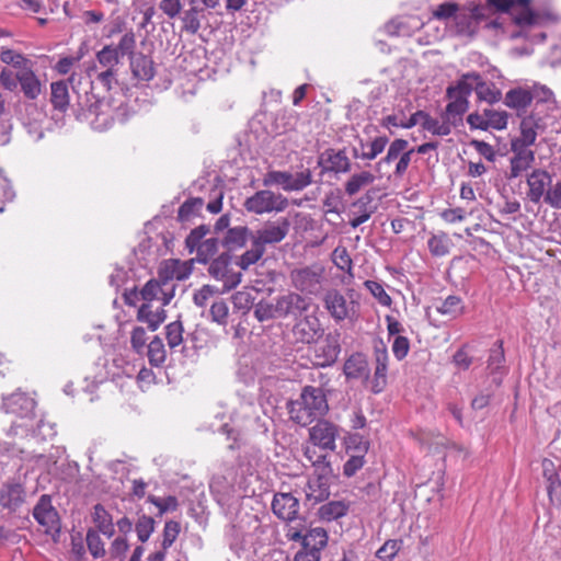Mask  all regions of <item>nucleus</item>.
Here are the masks:
<instances>
[{
	"instance_id": "nucleus-21",
	"label": "nucleus",
	"mask_w": 561,
	"mask_h": 561,
	"mask_svg": "<svg viewBox=\"0 0 561 561\" xmlns=\"http://www.w3.org/2000/svg\"><path fill=\"white\" fill-rule=\"evenodd\" d=\"M513 157L510 160L508 179H516L526 172L535 161V152L528 148H519L518 142H512Z\"/></svg>"
},
{
	"instance_id": "nucleus-54",
	"label": "nucleus",
	"mask_w": 561,
	"mask_h": 561,
	"mask_svg": "<svg viewBox=\"0 0 561 561\" xmlns=\"http://www.w3.org/2000/svg\"><path fill=\"white\" fill-rule=\"evenodd\" d=\"M156 522L153 517L142 515L136 523V533L139 541L146 542L154 531Z\"/></svg>"
},
{
	"instance_id": "nucleus-41",
	"label": "nucleus",
	"mask_w": 561,
	"mask_h": 561,
	"mask_svg": "<svg viewBox=\"0 0 561 561\" xmlns=\"http://www.w3.org/2000/svg\"><path fill=\"white\" fill-rule=\"evenodd\" d=\"M436 309L440 314L447 316L449 319H456L463 314L465 305L460 297L450 295Z\"/></svg>"
},
{
	"instance_id": "nucleus-49",
	"label": "nucleus",
	"mask_w": 561,
	"mask_h": 561,
	"mask_svg": "<svg viewBox=\"0 0 561 561\" xmlns=\"http://www.w3.org/2000/svg\"><path fill=\"white\" fill-rule=\"evenodd\" d=\"M403 547L402 539H388L385 543L377 550L376 556L381 561H391Z\"/></svg>"
},
{
	"instance_id": "nucleus-31",
	"label": "nucleus",
	"mask_w": 561,
	"mask_h": 561,
	"mask_svg": "<svg viewBox=\"0 0 561 561\" xmlns=\"http://www.w3.org/2000/svg\"><path fill=\"white\" fill-rule=\"evenodd\" d=\"M130 68L135 78L149 81L154 77V65L150 57L138 53L130 57Z\"/></svg>"
},
{
	"instance_id": "nucleus-39",
	"label": "nucleus",
	"mask_w": 561,
	"mask_h": 561,
	"mask_svg": "<svg viewBox=\"0 0 561 561\" xmlns=\"http://www.w3.org/2000/svg\"><path fill=\"white\" fill-rule=\"evenodd\" d=\"M427 247L433 256L440 257L449 253L451 240L444 231L433 233L427 241Z\"/></svg>"
},
{
	"instance_id": "nucleus-8",
	"label": "nucleus",
	"mask_w": 561,
	"mask_h": 561,
	"mask_svg": "<svg viewBox=\"0 0 561 561\" xmlns=\"http://www.w3.org/2000/svg\"><path fill=\"white\" fill-rule=\"evenodd\" d=\"M472 92V87L466 83V79H459L456 84L449 85L446 89V96L449 103L446 105L444 118L456 125L461 121L462 115L469 108V96Z\"/></svg>"
},
{
	"instance_id": "nucleus-13",
	"label": "nucleus",
	"mask_w": 561,
	"mask_h": 561,
	"mask_svg": "<svg viewBox=\"0 0 561 561\" xmlns=\"http://www.w3.org/2000/svg\"><path fill=\"white\" fill-rule=\"evenodd\" d=\"M311 172L305 170L295 175L286 171H270L263 179L265 186L279 185L284 191H301L311 184Z\"/></svg>"
},
{
	"instance_id": "nucleus-56",
	"label": "nucleus",
	"mask_w": 561,
	"mask_h": 561,
	"mask_svg": "<svg viewBox=\"0 0 561 561\" xmlns=\"http://www.w3.org/2000/svg\"><path fill=\"white\" fill-rule=\"evenodd\" d=\"M364 286L369 290V293L378 300V302L383 307H390L392 305V299L389 294L385 290L382 284L375 280H366Z\"/></svg>"
},
{
	"instance_id": "nucleus-42",
	"label": "nucleus",
	"mask_w": 561,
	"mask_h": 561,
	"mask_svg": "<svg viewBox=\"0 0 561 561\" xmlns=\"http://www.w3.org/2000/svg\"><path fill=\"white\" fill-rule=\"evenodd\" d=\"M0 60L16 69L18 71L26 68L32 64V61L26 58L23 54L19 53L18 50L7 48L4 46H1L0 49Z\"/></svg>"
},
{
	"instance_id": "nucleus-36",
	"label": "nucleus",
	"mask_w": 561,
	"mask_h": 561,
	"mask_svg": "<svg viewBox=\"0 0 561 561\" xmlns=\"http://www.w3.org/2000/svg\"><path fill=\"white\" fill-rule=\"evenodd\" d=\"M348 510L345 501H330L319 507L318 515L324 522H332L345 516Z\"/></svg>"
},
{
	"instance_id": "nucleus-10",
	"label": "nucleus",
	"mask_w": 561,
	"mask_h": 561,
	"mask_svg": "<svg viewBox=\"0 0 561 561\" xmlns=\"http://www.w3.org/2000/svg\"><path fill=\"white\" fill-rule=\"evenodd\" d=\"M289 229L290 222L287 218L276 221L268 220L252 233L251 241L265 251L267 245L280 243L287 237Z\"/></svg>"
},
{
	"instance_id": "nucleus-23",
	"label": "nucleus",
	"mask_w": 561,
	"mask_h": 561,
	"mask_svg": "<svg viewBox=\"0 0 561 561\" xmlns=\"http://www.w3.org/2000/svg\"><path fill=\"white\" fill-rule=\"evenodd\" d=\"M163 284L160 279H150L148 280L142 289L140 290L141 299L145 302L154 304V301L159 302L158 306H167L170 304L173 298V289L170 291H165Z\"/></svg>"
},
{
	"instance_id": "nucleus-55",
	"label": "nucleus",
	"mask_w": 561,
	"mask_h": 561,
	"mask_svg": "<svg viewBox=\"0 0 561 561\" xmlns=\"http://www.w3.org/2000/svg\"><path fill=\"white\" fill-rule=\"evenodd\" d=\"M460 7L456 2H443L438 4L432 12V16L438 21L455 20Z\"/></svg>"
},
{
	"instance_id": "nucleus-48",
	"label": "nucleus",
	"mask_w": 561,
	"mask_h": 561,
	"mask_svg": "<svg viewBox=\"0 0 561 561\" xmlns=\"http://www.w3.org/2000/svg\"><path fill=\"white\" fill-rule=\"evenodd\" d=\"M451 123H448L443 117V122L433 118L430 114H426L425 119L422 122L423 129L432 133L433 135L447 136L451 131Z\"/></svg>"
},
{
	"instance_id": "nucleus-24",
	"label": "nucleus",
	"mask_w": 561,
	"mask_h": 561,
	"mask_svg": "<svg viewBox=\"0 0 561 561\" xmlns=\"http://www.w3.org/2000/svg\"><path fill=\"white\" fill-rule=\"evenodd\" d=\"M388 359L389 355L385 346L375 348L376 367L370 381L374 393H380L387 385Z\"/></svg>"
},
{
	"instance_id": "nucleus-1",
	"label": "nucleus",
	"mask_w": 561,
	"mask_h": 561,
	"mask_svg": "<svg viewBox=\"0 0 561 561\" xmlns=\"http://www.w3.org/2000/svg\"><path fill=\"white\" fill-rule=\"evenodd\" d=\"M531 0H486L488 4L494 7L500 12H510L513 22L519 27L518 31L511 34V38L525 37L531 42H543L545 33H538L530 36L533 27L543 25L549 16L530 8Z\"/></svg>"
},
{
	"instance_id": "nucleus-12",
	"label": "nucleus",
	"mask_w": 561,
	"mask_h": 561,
	"mask_svg": "<svg viewBox=\"0 0 561 561\" xmlns=\"http://www.w3.org/2000/svg\"><path fill=\"white\" fill-rule=\"evenodd\" d=\"M485 19V8L482 5L460 8L454 20L456 35L473 37L478 33L479 24Z\"/></svg>"
},
{
	"instance_id": "nucleus-60",
	"label": "nucleus",
	"mask_w": 561,
	"mask_h": 561,
	"mask_svg": "<svg viewBox=\"0 0 561 561\" xmlns=\"http://www.w3.org/2000/svg\"><path fill=\"white\" fill-rule=\"evenodd\" d=\"M221 294L218 288L211 285H204L193 295V301L197 307H205L215 295Z\"/></svg>"
},
{
	"instance_id": "nucleus-50",
	"label": "nucleus",
	"mask_w": 561,
	"mask_h": 561,
	"mask_svg": "<svg viewBox=\"0 0 561 561\" xmlns=\"http://www.w3.org/2000/svg\"><path fill=\"white\" fill-rule=\"evenodd\" d=\"M147 501L158 508L159 516H162L168 512H175L179 508V501L174 495H169L167 497L149 495Z\"/></svg>"
},
{
	"instance_id": "nucleus-57",
	"label": "nucleus",
	"mask_w": 561,
	"mask_h": 561,
	"mask_svg": "<svg viewBox=\"0 0 561 561\" xmlns=\"http://www.w3.org/2000/svg\"><path fill=\"white\" fill-rule=\"evenodd\" d=\"M265 251L261 247L252 243V248L245 251L238 261V265L242 270H248L251 265L259 262L264 255Z\"/></svg>"
},
{
	"instance_id": "nucleus-25",
	"label": "nucleus",
	"mask_w": 561,
	"mask_h": 561,
	"mask_svg": "<svg viewBox=\"0 0 561 561\" xmlns=\"http://www.w3.org/2000/svg\"><path fill=\"white\" fill-rule=\"evenodd\" d=\"M165 306H154L144 302L137 311V320L147 324L150 331H156L167 318Z\"/></svg>"
},
{
	"instance_id": "nucleus-35",
	"label": "nucleus",
	"mask_w": 561,
	"mask_h": 561,
	"mask_svg": "<svg viewBox=\"0 0 561 561\" xmlns=\"http://www.w3.org/2000/svg\"><path fill=\"white\" fill-rule=\"evenodd\" d=\"M50 103L54 110L60 113L68 110L70 95L66 81H56L50 84Z\"/></svg>"
},
{
	"instance_id": "nucleus-61",
	"label": "nucleus",
	"mask_w": 561,
	"mask_h": 561,
	"mask_svg": "<svg viewBox=\"0 0 561 561\" xmlns=\"http://www.w3.org/2000/svg\"><path fill=\"white\" fill-rule=\"evenodd\" d=\"M229 270L228 257L220 255L219 257L213 260L208 267V273L211 277L219 280L226 276V273H228Z\"/></svg>"
},
{
	"instance_id": "nucleus-18",
	"label": "nucleus",
	"mask_w": 561,
	"mask_h": 561,
	"mask_svg": "<svg viewBox=\"0 0 561 561\" xmlns=\"http://www.w3.org/2000/svg\"><path fill=\"white\" fill-rule=\"evenodd\" d=\"M461 79H466V83L472 87V91L476 92L479 101L494 104L502 98V93L495 84L484 81L478 72L463 73Z\"/></svg>"
},
{
	"instance_id": "nucleus-38",
	"label": "nucleus",
	"mask_w": 561,
	"mask_h": 561,
	"mask_svg": "<svg viewBox=\"0 0 561 561\" xmlns=\"http://www.w3.org/2000/svg\"><path fill=\"white\" fill-rule=\"evenodd\" d=\"M538 123L533 116L523 118L520 123V137L514 142H518L519 148H528L534 145L537 138Z\"/></svg>"
},
{
	"instance_id": "nucleus-7",
	"label": "nucleus",
	"mask_w": 561,
	"mask_h": 561,
	"mask_svg": "<svg viewBox=\"0 0 561 561\" xmlns=\"http://www.w3.org/2000/svg\"><path fill=\"white\" fill-rule=\"evenodd\" d=\"M322 301L324 309L336 323L346 320L353 322L358 318L359 304L354 299L346 298L336 288L328 289Z\"/></svg>"
},
{
	"instance_id": "nucleus-9",
	"label": "nucleus",
	"mask_w": 561,
	"mask_h": 561,
	"mask_svg": "<svg viewBox=\"0 0 561 561\" xmlns=\"http://www.w3.org/2000/svg\"><path fill=\"white\" fill-rule=\"evenodd\" d=\"M288 205L286 196L270 190L257 191L243 203L245 210L255 215L282 213Z\"/></svg>"
},
{
	"instance_id": "nucleus-26",
	"label": "nucleus",
	"mask_w": 561,
	"mask_h": 561,
	"mask_svg": "<svg viewBox=\"0 0 561 561\" xmlns=\"http://www.w3.org/2000/svg\"><path fill=\"white\" fill-rule=\"evenodd\" d=\"M535 95L536 94H534L529 89L514 88L506 92L504 104L507 107L515 110L518 115H522L526 113L527 108L535 100Z\"/></svg>"
},
{
	"instance_id": "nucleus-27",
	"label": "nucleus",
	"mask_w": 561,
	"mask_h": 561,
	"mask_svg": "<svg viewBox=\"0 0 561 561\" xmlns=\"http://www.w3.org/2000/svg\"><path fill=\"white\" fill-rule=\"evenodd\" d=\"M16 79L25 98L35 100L42 93V83L32 69V64L16 71Z\"/></svg>"
},
{
	"instance_id": "nucleus-30",
	"label": "nucleus",
	"mask_w": 561,
	"mask_h": 561,
	"mask_svg": "<svg viewBox=\"0 0 561 561\" xmlns=\"http://www.w3.org/2000/svg\"><path fill=\"white\" fill-rule=\"evenodd\" d=\"M375 181L376 175L368 170L355 172L345 181L344 192L347 196H354L362 190L370 186Z\"/></svg>"
},
{
	"instance_id": "nucleus-59",
	"label": "nucleus",
	"mask_w": 561,
	"mask_h": 561,
	"mask_svg": "<svg viewBox=\"0 0 561 561\" xmlns=\"http://www.w3.org/2000/svg\"><path fill=\"white\" fill-rule=\"evenodd\" d=\"M210 317L214 322L226 325L228 322L229 307L224 299H219L213 302L210 306Z\"/></svg>"
},
{
	"instance_id": "nucleus-64",
	"label": "nucleus",
	"mask_w": 561,
	"mask_h": 561,
	"mask_svg": "<svg viewBox=\"0 0 561 561\" xmlns=\"http://www.w3.org/2000/svg\"><path fill=\"white\" fill-rule=\"evenodd\" d=\"M505 362V355L503 350V342L497 341L495 347L491 348L490 356L488 359V367L492 371H497Z\"/></svg>"
},
{
	"instance_id": "nucleus-6",
	"label": "nucleus",
	"mask_w": 561,
	"mask_h": 561,
	"mask_svg": "<svg viewBox=\"0 0 561 561\" xmlns=\"http://www.w3.org/2000/svg\"><path fill=\"white\" fill-rule=\"evenodd\" d=\"M289 280L300 295L318 296L325 282V267L318 262L297 266L289 272Z\"/></svg>"
},
{
	"instance_id": "nucleus-3",
	"label": "nucleus",
	"mask_w": 561,
	"mask_h": 561,
	"mask_svg": "<svg viewBox=\"0 0 561 561\" xmlns=\"http://www.w3.org/2000/svg\"><path fill=\"white\" fill-rule=\"evenodd\" d=\"M310 308V301L297 291H287L273 301L261 300L254 309L255 318L263 322L271 319L297 317Z\"/></svg>"
},
{
	"instance_id": "nucleus-5",
	"label": "nucleus",
	"mask_w": 561,
	"mask_h": 561,
	"mask_svg": "<svg viewBox=\"0 0 561 561\" xmlns=\"http://www.w3.org/2000/svg\"><path fill=\"white\" fill-rule=\"evenodd\" d=\"M340 426L329 420L320 419L308 431V440L304 446V456L308 449H313L318 456H328L336 449L340 437Z\"/></svg>"
},
{
	"instance_id": "nucleus-19",
	"label": "nucleus",
	"mask_w": 561,
	"mask_h": 561,
	"mask_svg": "<svg viewBox=\"0 0 561 561\" xmlns=\"http://www.w3.org/2000/svg\"><path fill=\"white\" fill-rule=\"evenodd\" d=\"M299 507V500L290 492H278L273 496L272 511L284 522H293L297 519Z\"/></svg>"
},
{
	"instance_id": "nucleus-11",
	"label": "nucleus",
	"mask_w": 561,
	"mask_h": 561,
	"mask_svg": "<svg viewBox=\"0 0 561 561\" xmlns=\"http://www.w3.org/2000/svg\"><path fill=\"white\" fill-rule=\"evenodd\" d=\"M341 333L335 330L325 334L324 339L316 342L312 350V364L319 367H327L334 364L341 353Z\"/></svg>"
},
{
	"instance_id": "nucleus-63",
	"label": "nucleus",
	"mask_w": 561,
	"mask_h": 561,
	"mask_svg": "<svg viewBox=\"0 0 561 561\" xmlns=\"http://www.w3.org/2000/svg\"><path fill=\"white\" fill-rule=\"evenodd\" d=\"M136 47V36L133 31L126 32L122 38L118 42V45L114 47V49H118V56L119 55H128L131 57L133 55H136L134 53Z\"/></svg>"
},
{
	"instance_id": "nucleus-45",
	"label": "nucleus",
	"mask_w": 561,
	"mask_h": 561,
	"mask_svg": "<svg viewBox=\"0 0 561 561\" xmlns=\"http://www.w3.org/2000/svg\"><path fill=\"white\" fill-rule=\"evenodd\" d=\"M96 61L104 69H117L119 65L118 49H114L113 45H105L96 53Z\"/></svg>"
},
{
	"instance_id": "nucleus-58",
	"label": "nucleus",
	"mask_w": 561,
	"mask_h": 561,
	"mask_svg": "<svg viewBox=\"0 0 561 561\" xmlns=\"http://www.w3.org/2000/svg\"><path fill=\"white\" fill-rule=\"evenodd\" d=\"M87 545L90 553L94 558H102L105 556L106 551L104 548V542L95 529H89L87 531Z\"/></svg>"
},
{
	"instance_id": "nucleus-16",
	"label": "nucleus",
	"mask_w": 561,
	"mask_h": 561,
	"mask_svg": "<svg viewBox=\"0 0 561 561\" xmlns=\"http://www.w3.org/2000/svg\"><path fill=\"white\" fill-rule=\"evenodd\" d=\"M375 188L368 190L364 195L351 204L350 215L352 218L348 224L352 228H357L368 221L376 213L377 206L373 204Z\"/></svg>"
},
{
	"instance_id": "nucleus-47",
	"label": "nucleus",
	"mask_w": 561,
	"mask_h": 561,
	"mask_svg": "<svg viewBox=\"0 0 561 561\" xmlns=\"http://www.w3.org/2000/svg\"><path fill=\"white\" fill-rule=\"evenodd\" d=\"M331 257L332 262L339 270L346 272L350 276H353V260L345 247H336L333 250Z\"/></svg>"
},
{
	"instance_id": "nucleus-17",
	"label": "nucleus",
	"mask_w": 561,
	"mask_h": 561,
	"mask_svg": "<svg viewBox=\"0 0 561 561\" xmlns=\"http://www.w3.org/2000/svg\"><path fill=\"white\" fill-rule=\"evenodd\" d=\"M33 516L36 522L44 528L46 534L57 533L60 527L57 511L51 505L50 497L43 495L35 505Z\"/></svg>"
},
{
	"instance_id": "nucleus-22",
	"label": "nucleus",
	"mask_w": 561,
	"mask_h": 561,
	"mask_svg": "<svg viewBox=\"0 0 561 561\" xmlns=\"http://www.w3.org/2000/svg\"><path fill=\"white\" fill-rule=\"evenodd\" d=\"M551 178L549 173L541 169H535L527 178L528 192L527 197L530 202L538 204L545 198L546 188L550 184Z\"/></svg>"
},
{
	"instance_id": "nucleus-62",
	"label": "nucleus",
	"mask_w": 561,
	"mask_h": 561,
	"mask_svg": "<svg viewBox=\"0 0 561 561\" xmlns=\"http://www.w3.org/2000/svg\"><path fill=\"white\" fill-rule=\"evenodd\" d=\"M209 232V228L205 225L198 226L193 229L185 240L186 248L190 253H193L198 245L203 242L202 239Z\"/></svg>"
},
{
	"instance_id": "nucleus-20",
	"label": "nucleus",
	"mask_w": 561,
	"mask_h": 561,
	"mask_svg": "<svg viewBox=\"0 0 561 561\" xmlns=\"http://www.w3.org/2000/svg\"><path fill=\"white\" fill-rule=\"evenodd\" d=\"M293 332L299 342L311 344L317 342L323 330L320 320L316 316H305L296 322Z\"/></svg>"
},
{
	"instance_id": "nucleus-51",
	"label": "nucleus",
	"mask_w": 561,
	"mask_h": 561,
	"mask_svg": "<svg viewBox=\"0 0 561 561\" xmlns=\"http://www.w3.org/2000/svg\"><path fill=\"white\" fill-rule=\"evenodd\" d=\"M184 328L181 321H173L165 327V337L171 350L183 343Z\"/></svg>"
},
{
	"instance_id": "nucleus-53",
	"label": "nucleus",
	"mask_w": 561,
	"mask_h": 561,
	"mask_svg": "<svg viewBox=\"0 0 561 561\" xmlns=\"http://www.w3.org/2000/svg\"><path fill=\"white\" fill-rule=\"evenodd\" d=\"M181 533V524L176 520H167L162 531L161 546L163 550H168L176 540Z\"/></svg>"
},
{
	"instance_id": "nucleus-29",
	"label": "nucleus",
	"mask_w": 561,
	"mask_h": 561,
	"mask_svg": "<svg viewBox=\"0 0 561 561\" xmlns=\"http://www.w3.org/2000/svg\"><path fill=\"white\" fill-rule=\"evenodd\" d=\"M344 374L347 378L365 379L369 377V365L362 353L352 354L344 363Z\"/></svg>"
},
{
	"instance_id": "nucleus-4",
	"label": "nucleus",
	"mask_w": 561,
	"mask_h": 561,
	"mask_svg": "<svg viewBox=\"0 0 561 561\" xmlns=\"http://www.w3.org/2000/svg\"><path fill=\"white\" fill-rule=\"evenodd\" d=\"M306 459L313 468V474L309 478L306 496L309 501L319 503L330 496V480L333 476V468L328 456H318L313 449L306 451Z\"/></svg>"
},
{
	"instance_id": "nucleus-28",
	"label": "nucleus",
	"mask_w": 561,
	"mask_h": 561,
	"mask_svg": "<svg viewBox=\"0 0 561 561\" xmlns=\"http://www.w3.org/2000/svg\"><path fill=\"white\" fill-rule=\"evenodd\" d=\"M323 157H325L324 170L339 173H348L352 169L351 159L347 157L345 149H328Z\"/></svg>"
},
{
	"instance_id": "nucleus-40",
	"label": "nucleus",
	"mask_w": 561,
	"mask_h": 561,
	"mask_svg": "<svg viewBox=\"0 0 561 561\" xmlns=\"http://www.w3.org/2000/svg\"><path fill=\"white\" fill-rule=\"evenodd\" d=\"M203 206L204 201L201 197L186 199L178 210V220L181 222L191 221L193 218L199 216Z\"/></svg>"
},
{
	"instance_id": "nucleus-15",
	"label": "nucleus",
	"mask_w": 561,
	"mask_h": 561,
	"mask_svg": "<svg viewBox=\"0 0 561 561\" xmlns=\"http://www.w3.org/2000/svg\"><path fill=\"white\" fill-rule=\"evenodd\" d=\"M194 267V259L181 261L179 259H168L161 262L158 268L159 279L163 284L171 280H184L190 277Z\"/></svg>"
},
{
	"instance_id": "nucleus-2",
	"label": "nucleus",
	"mask_w": 561,
	"mask_h": 561,
	"mask_svg": "<svg viewBox=\"0 0 561 561\" xmlns=\"http://www.w3.org/2000/svg\"><path fill=\"white\" fill-rule=\"evenodd\" d=\"M329 411V404L324 391L319 387L306 386L299 398L289 404L290 420L307 426L316 420H320Z\"/></svg>"
},
{
	"instance_id": "nucleus-32",
	"label": "nucleus",
	"mask_w": 561,
	"mask_h": 561,
	"mask_svg": "<svg viewBox=\"0 0 561 561\" xmlns=\"http://www.w3.org/2000/svg\"><path fill=\"white\" fill-rule=\"evenodd\" d=\"M25 497L24 488L20 483H7L3 485L0 493V503L2 506L15 510L19 507Z\"/></svg>"
},
{
	"instance_id": "nucleus-33",
	"label": "nucleus",
	"mask_w": 561,
	"mask_h": 561,
	"mask_svg": "<svg viewBox=\"0 0 561 561\" xmlns=\"http://www.w3.org/2000/svg\"><path fill=\"white\" fill-rule=\"evenodd\" d=\"M328 531L322 527L310 528L304 535L302 549L321 554V551L328 546Z\"/></svg>"
},
{
	"instance_id": "nucleus-52",
	"label": "nucleus",
	"mask_w": 561,
	"mask_h": 561,
	"mask_svg": "<svg viewBox=\"0 0 561 561\" xmlns=\"http://www.w3.org/2000/svg\"><path fill=\"white\" fill-rule=\"evenodd\" d=\"M196 260L199 263H207L218 251V240L215 238L206 239L196 248Z\"/></svg>"
},
{
	"instance_id": "nucleus-14",
	"label": "nucleus",
	"mask_w": 561,
	"mask_h": 561,
	"mask_svg": "<svg viewBox=\"0 0 561 561\" xmlns=\"http://www.w3.org/2000/svg\"><path fill=\"white\" fill-rule=\"evenodd\" d=\"M508 114L505 111L485 108L482 113L473 112L467 117V123L471 129L480 130H503L506 128Z\"/></svg>"
},
{
	"instance_id": "nucleus-43",
	"label": "nucleus",
	"mask_w": 561,
	"mask_h": 561,
	"mask_svg": "<svg viewBox=\"0 0 561 561\" xmlns=\"http://www.w3.org/2000/svg\"><path fill=\"white\" fill-rule=\"evenodd\" d=\"M147 356L150 365L160 367L167 359V351L163 341L154 336L147 346Z\"/></svg>"
},
{
	"instance_id": "nucleus-44",
	"label": "nucleus",
	"mask_w": 561,
	"mask_h": 561,
	"mask_svg": "<svg viewBox=\"0 0 561 561\" xmlns=\"http://www.w3.org/2000/svg\"><path fill=\"white\" fill-rule=\"evenodd\" d=\"M85 73L89 78L95 75L96 80L107 90L112 89L113 83L116 81L117 69H104L98 72V65L92 62L87 67Z\"/></svg>"
},
{
	"instance_id": "nucleus-37",
	"label": "nucleus",
	"mask_w": 561,
	"mask_h": 561,
	"mask_svg": "<svg viewBox=\"0 0 561 561\" xmlns=\"http://www.w3.org/2000/svg\"><path fill=\"white\" fill-rule=\"evenodd\" d=\"M409 147L410 146L408 140L403 138L393 139L389 144L386 156L376 163V171H379L383 163L390 164L394 161H399L400 157L403 156V153L407 151Z\"/></svg>"
},
{
	"instance_id": "nucleus-46",
	"label": "nucleus",
	"mask_w": 561,
	"mask_h": 561,
	"mask_svg": "<svg viewBox=\"0 0 561 561\" xmlns=\"http://www.w3.org/2000/svg\"><path fill=\"white\" fill-rule=\"evenodd\" d=\"M389 139L386 136H378L371 140L368 145V149L363 151L360 156L357 154L356 149L354 150V158H360L362 160L371 161L376 159L380 153L383 152Z\"/></svg>"
},
{
	"instance_id": "nucleus-34",
	"label": "nucleus",
	"mask_w": 561,
	"mask_h": 561,
	"mask_svg": "<svg viewBox=\"0 0 561 561\" xmlns=\"http://www.w3.org/2000/svg\"><path fill=\"white\" fill-rule=\"evenodd\" d=\"M92 520L95 525V530L102 533L107 538H111L115 533V526L112 515L104 508L103 505L96 504L93 507Z\"/></svg>"
}]
</instances>
